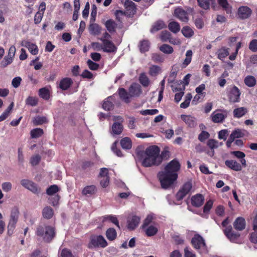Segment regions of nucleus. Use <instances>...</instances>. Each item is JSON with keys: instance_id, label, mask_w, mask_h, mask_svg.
Instances as JSON below:
<instances>
[{"instance_id": "obj_31", "label": "nucleus", "mask_w": 257, "mask_h": 257, "mask_svg": "<svg viewBox=\"0 0 257 257\" xmlns=\"http://www.w3.org/2000/svg\"><path fill=\"white\" fill-rule=\"evenodd\" d=\"M96 188L94 185H90L85 187L82 190V193L85 196H90L95 193Z\"/></svg>"}, {"instance_id": "obj_63", "label": "nucleus", "mask_w": 257, "mask_h": 257, "mask_svg": "<svg viewBox=\"0 0 257 257\" xmlns=\"http://www.w3.org/2000/svg\"><path fill=\"white\" fill-rule=\"evenodd\" d=\"M249 49L252 52L257 51V40H252L249 44Z\"/></svg>"}, {"instance_id": "obj_23", "label": "nucleus", "mask_w": 257, "mask_h": 257, "mask_svg": "<svg viewBox=\"0 0 257 257\" xmlns=\"http://www.w3.org/2000/svg\"><path fill=\"white\" fill-rule=\"evenodd\" d=\"M235 229L242 230L245 226V221L242 217H238L236 219L233 223Z\"/></svg>"}, {"instance_id": "obj_56", "label": "nucleus", "mask_w": 257, "mask_h": 257, "mask_svg": "<svg viewBox=\"0 0 257 257\" xmlns=\"http://www.w3.org/2000/svg\"><path fill=\"white\" fill-rule=\"evenodd\" d=\"M59 190L58 187L56 185H53L49 187L47 190V193L50 196L55 195Z\"/></svg>"}, {"instance_id": "obj_33", "label": "nucleus", "mask_w": 257, "mask_h": 257, "mask_svg": "<svg viewBox=\"0 0 257 257\" xmlns=\"http://www.w3.org/2000/svg\"><path fill=\"white\" fill-rule=\"evenodd\" d=\"M139 81L141 84L144 87H147L150 85V81L146 74L142 73L140 74L139 77Z\"/></svg>"}, {"instance_id": "obj_10", "label": "nucleus", "mask_w": 257, "mask_h": 257, "mask_svg": "<svg viewBox=\"0 0 257 257\" xmlns=\"http://www.w3.org/2000/svg\"><path fill=\"white\" fill-rule=\"evenodd\" d=\"M192 189V184L190 182H187L184 184L182 188L176 194L177 200H181L183 197L188 194Z\"/></svg>"}, {"instance_id": "obj_43", "label": "nucleus", "mask_w": 257, "mask_h": 257, "mask_svg": "<svg viewBox=\"0 0 257 257\" xmlns=\"http://www.w3.org/2000/svg\"><path fill=\"white\" fill-rule=\"evenodd\" d=\"M192 54L193 53L191 50L187 51L185 54L186 58L183 62V65L184 67H186L190 63L192 59Z\"/></svg>"}, {"instance_id": "obj_11", "label": "nucleus", "mask_w": 257, "mask_h": 257, "mask_svg": "<svg viewBox=\"0 0 257 257\" xmlns=\"http://www.w3.org/2000/svg\"><path fill=\"white\" fill-rule=\"evenodd\" d=\"M141 218L136 215H130L127 220V227L129 230H134L139 224Z\"/></svg>"}, {"instance_id": "obj_21", "label": "nucleus", "mask_w": 257, "mask_h": 257, "mask_svg": "<svg viewBox=\"0 0 257 257\" xmlns=\"http://www.w3.org/2000/svg\"><path fill=\"white\" fill-rule=\"evenodd\" d=\"M126 13L128 15H133L136 12V7L135 4L131 1L127 0L124 4Z\"/></svg>"}, {"instance_id": "obj_22", "label": "nucleus", "mask_w": 257, "mask_h": 257, "mask_svg": "<svg viewBox=\"0 0 257 257\" xmlns=\"http://www.w3.org/2000/svg\"><path fill=\"white\" fill-rule=\"evenodd\" d=\"M102 28L96 23L91 24L89 27V33L93 35L97 36L101 34Z\"/></svg>"}, {"instance_id": "obj_6", "label": "nucleus", "mask_w": 257, "mask_h": 257, "mask_svg": "<svg viewBox=\"0 0 257 257\" xmlns=\"http://www.w3.org/2000/svg\"><path fill=\"white\" fill-rule=\"evenodd\" d=\"M107 245V242L102 235H95L92 236L90 242L88 244L89 248L94 247L104 248Z\"/></svg>"}, {"instance_id": "obj_62", "label": "nucleus", "mask_w": 257, "mask_h": 257, "mask_svg": "<svg viewBox=\"0 0 257 257\" xmlns=\"http://www.w3.org/2000/svg\"><path fill=\"white\" fill-rule=\"evenodd\" d=\"M184 257H196L192 249L188 247H186L184 249Z\"/></svg>"}, {"instance_id": "obj_64", "label": "nucleus", "mask_w": 257, "mask_h": 257, "mask_svg": "<svg viewBox=\"0 0 257 257\" xmlns=\"http://www.w3.org/2000/svg\"><path fill=\"white\" fill-rule=\"evenodd\" d=\"M61 257H75L71 252L67 249H63L61 252Z\"/></svg>"}, {"instance_id": "obj_14", "label": "nucleus", "mask_w": 257, "mask_h": 257, "mask_svg": "<svg viewBox=\"0 0 257 257\" xmlns=\"http://www.w3.org/2000/svg\"><path fill=\"white\" fill-rule=\"evenodd\" d=\"M180 118L190 127H194L197 124L196 118L190 115L182 114Z\"/></svg>"}, {"instance_id": "obj_36", "label": "nucleus", "mask_w": 257, "mask_h": 257, "mask_svg": "<svg viewBox=\"0 0 257 257\" xmlns=\"http://www.w3.org/2000/svg\"><path fill=\"white\" fill-rule=\"evenodd\" d=\"M207 145L210 149L213 150L221 146L222 143H219L217 141L214 139H210L208 141Z\"/></svg>"}, {"instance_id": "obj_54", "label": "nucleus", "mask_w": 257, "mask_h": 257, "mask_svg": "<svg viewBox=\"0 0 257 257\" xmlns=\"http://www.w3.org/2000/svg\"><path fill=\"white\" fill-rule=\"evenodd\" d=\"M199 6L202 8L207 10L209 9L210 4L212 0H197Z\"/></svg>"}, {"instance_id": "obj_29", "label": "nucleus", "mask_w": 257, "mask_h": 257, "mask_svg": "<svg viewBox=\"0 0 257 257\" xmlns=\"http://www.w3.org/2000/svg\"><path fill=\"white\" fill-rule=\"evenodd\" d=\"M105 26L107 31L110 33L115 32L116 27V24L112 20H108L105 23Z\"/></svg>"}, {"instance_id": "obj_25", "label": "nucleus", "mask_w": 257, "mask_h": 257, "mask_svg": "<svg viewBox=\"0 0 257 257\" xmlns=\"http://www.w3.org/2000/svg\"><path fill=\"white\" fill-rule=\"evenodd\" d=\"M73 81L71 78H65L60 81L59 87L61 89L65 90L70 87Z\"/></svg>"}, {"instance_id": "obj_1", "label": "nucleus", "mask_w": 257, "mask_h": 257, "mask_svg": "<svg viewBox=\"0 0 257 257\" xmlns=\"http://www.w3.org/2000/svg\"><path fill=\"white\" fill-rule=\"evenodd\" d=\"M180 168L178 160L174 159L165 168L164 171L160 172L158 176L163 188L167 189L170 187L177 180V172Z\"/></svg>"}, {"instance_id": "obj_38", "label": "nucleus", "mask_w": 257, "mask_h": 257, "mask_svg": "<svg viewBox=\"0 0 257 257\" xmlns=\"http://www.w3.org/2000/svg\"><path fill=\"white\" fill-rule=\"evenodd\" d=\"M112 96L108 97L103 102L102 107L106 110H109L113 106Z\"/></svg>"}, {"instance_id": "obj_5", "label": "nucleus", "mask_w": 257, "mask_h": 257, "mask_svg": "<svg viewBox=\"0 0 257 257\" xmlns=\"http://www.w3.org/2000/svg\"><path fill=\"white\" fill-rule=\"evenodd\" d=\"M191 243L193 247L200 252H206L207 249L204 240L200 235L196 234L191 240Z\"/></svg>"}, {"instance_id": "obj_51", "label": "nucleus", "mask_w": 257, "mask_h": 257, "mask_svg": "<svg viewBox=\"0 0 257 257\" xmlns=\"http://www.w3.org/2000/svg\"><path fill=\"white\" fill-rule=\"evenodd\" d=\"M47 121V118L44 116H38L34 118L33 122L35 125H40Z\"/></svg>"}, {"instance_id": "obj_17", "label": "nucleus", "mask_w": 257, "mask_h": 257, "mask_svg": "<svg viewBox=\"0 0 257 257\" xmlns=\"http://www.w3.org/2000/svg\"><path fill=\"white\" fill-rule=\"evenodd\" d=\"M142 228L144 230L146 234L148 236H154L157 233L158 231V227L157 224L156 223Z\"/></svg>"}, {"instance_id": "obj_39", "label": "nucleus", "mask_w": 257, "mask_h": 257, "mask_svg": "<svg viewBox=\"0 0 257 257\" xmlns=\"http://www.w3.org/2000/svg\"><path fill=\"white\" fill-rule=\"evenodd\" d=\"M14 104L12 102L7 109L0 115V121H2L6 119L9 115L12 109L14 107Z\"/></svg>"}, {"instance_id": "obj_15", "label": "nucleus", "mask_w": 257, "mask_h": 257, "mask_svg": "<svg viewBox=\"0 0 257 257\" xmlns=\"http://www.w3.org/2000/svg\"><path fill=\"white\" fill-rule=\"evenodd\" d=\"M174 16L182 22H187L188 20L187 13L180 8L174 10Z\"/></svg>"}, {"instance_id": "obj_58", "label": "nucleus", "mask_w": 257, "mask_h": 257, "mask_svg": "<svg viewBox=\"0 0 257 257\" xmlns=\"http://www.w3.org/2000/svg\"><path fill=\"white\" fill-rule=\"evenodd\" d=\"M27 105L32 106H36L38 103V99L36 97L29 96L26 100Z\"/></svg>"}, {"instance_id": "obj_46", "label": "nucleus", "mask_w": 257, "mask_h": 257, "mask_svg": "<svg viewBox=\"0 0 257 257\" xmlns=\"http://www.w3.org/2000/svg\"><path fill=\"white\" fill-rule=\"evenodd\" d=\"M154 219V216L153 214H149L146 219H145L143 224L142 226V227H146L147 226L151 225L154 224H156V223L154 222L153 221Z\"/></svg>"}, {"instance_id": "obj_34", "label": "nucleus", "mask_w": 257, "mask_h": 257, "mask_svg": "<svg viewBox=\"0 0 257 257\" xmlns=\"http://www.w3.org/2000/svg\"><path fill=\"white\" fill-rule=\"evenodd\" d=\"M229 54V52L228 48L224 47L221 48L219 49L217 51L218 58L220 60H223Z\"/></svg>"}, {"instance_id": "obj_20", "label": "nucleus", "mask_w": 257, "mask_h": 257, "mask_svg": "<svg viewBox=\"0 0 257 257\" xmlns=\"http://www.w3.org/2000/svg\"><path fill=\"white\" fill-rule=\"evenodd\" d=\"M204 201V197L200 194H197L191 198V204L195 207L201 206Z\"/></svg>"}, {"instance_id": "obj_9", "label": "nucleus", "mask_w": 257, "mask_h": 257, "mask_svg": "<svg viewBox=\"0 0 257 257\" xmlns=\"http://www.w3.org/2000/svg\"><path fill=\"white\" fill-rule=\"evenodd\" d=\"M21 184L22 186L35 194H38L40 192V188L35 183L30 180L22 179L21 181Z\"/></svg>"}, {"instance_id": "obj_35", "label": "nucleus", "mask_w": 257, "mask_h": 257, "mask_svg": "<svg viewBox=\"0 0 257 257\" xmlns=\"http://www.w3.org/2000/svg\"><path fill=\"white\" fill-rule=\"evenodd\" d=\"M165 27V23L162 21H158L156 22L152 26L151 30V32H155L162 29Z\"/></svg>"}, {"instance_id": "obj_42", "label": "nucleus", "mask_w": 257, "mask_h": 257, "mask_svg": "<svg viewBox=\"0 0 257 257\" xmlns=\"http://www.w3.org/2000/svg\"><path fill=\"white\" fill-rule=\"evenodd\" d=\"M106 236L108 240H113L116 237V232L114 228H110L107 230Z\"/></svg>"}, {"instance_id": "obj_19", "label": "nucleus", "mask_w": 257, "mask_h": 257, "mask_svg": "<svg viewBox=\"0 0 257 257\" xmlns=\"http://www.w3.org/2000/svg\"><path fill=\"white\" fill-rule=\"evenodd\" d=\"M225 165L229 169L235 171H240L242 170L241 165L235 160H226L225 161Z\"/></svg>"}, {"instance_id": "obj_55", "label": "nucleus", "mask_w": 257, "mask_h": 257, "mask_svg": "<svg viewBox=\"0 0 257 257\" xmlns=\"http://www.w3.org/2000/svg\"><path fill=\"white\" fill-rule=\"evenodd\" d=\"M244 135V133L240 130L237 129L232 132L230 136L234 140L237 138H242Z\"/></svg>"}, {"instance_id": "obj_47", "label": "nucleus", "mask_w": 257, "mask_h": 257, "mask_svg": "<svg viewBox=\"0 0 257 257\" xmlns=\"http://www.w3.org/2000/svg\"><path fill=\"white\" fill-rule=\"evenodd\" d=\"M161 68L157 65H153L150 67L149 70V74L151 76H155L157 75L161 72Z\"/></svg>"}, {"instance_id": "obj_30", "label": "nucleus", "mask_w": 257, "mask_h": 257, "mask_svg": "<svg viewBox=\"0 0 257 257\" xmlns=\"http://www.w3.org/2000/svg\"><path fill=\"white\" fill-rule=\"evenodd\" d=\"M245 84L249 87H253L256 84L255 77L251 75H248L244 79Z\"/></svg>"}, {"instance_id": "obj_45", "label": "nucleus", "mask_w": 257, "mask_h": 257, "mask_svg": "<svg viewBox=\"0 0 257 257\" xmlns=\"http://www.w3.org/2000/svg\"><path fill=\"white\" fill-rule=\"evenodd\" d=\"M120 144L124 149H130L132 147L131 141L128 138L122 139L120 141Z\"/></svg>"}, {"instance_id": "obj_4", "label": "nucleus", "mask_w": 257, "mask_h": 257, "mask_svg": "<svg viewBox=\"0 0 257 257\" xmlns=\"http://www.w3.org/2000/svg\"><path fill=\"white\" fill-rule=\"evenodd\" d=\"M19 210L17 206L13 207L11 211L10 217L8 225V233L12 235L16 226L19 217Z\"/></svg>"}, {"instance_id": "obj_8", "label": "nucleus", "mask_w": 257, "mask_h": 257, "mask_svg": "<svg viewBox=\"0 0 257 257\" xmlns=\"http://www.w3.org/2000/svg\"><path fill=\"white\" fill-rule=\"evenodd\" d=\"M114 122L111 126L112 133L114 135H119L123 130V126L121 122L123 118L120 116H114L113 118Z\"/></svg>"}, {"instance_id": "obj_40", "label": "nucleus", "mask_w": 257, "mask_h": 257, "mask_svg": "<svg viewBox=\"0 0 257 257\" xmlns=\"http://www.w3.org/2000/svg\"><path fill=\"white\" fill-rule=\"evenodd\" d=\"M159 50L163 53L170 54L173 52V48L168 44H163L159 47Z\"/></svg>"}, {"instance_id": "obj_44", "label": "nucleus", "mask_w": 257, "mask_h": 257, "mask_svg": "<svg viewBox=\"0 0 257 257\" xmlns=\"http://www.w3.org/2000/svg\"><path fill=\"white\" fill-rule=\"evenodd\" d=\"M43 215L46 218H51L53 215V210L50 207H45L43 210Z\"/></svg>"}, {"instance_id": "obj_2", "label": "nucleus", "mask_w": 257, "mask_h": 257, "mask_svg": "<svg viewBox=\"0 0 257 257\" xmlns=\"http://www.w3.org/2000/svg\"><path fill=\"white\" fill-rule=\"evenodd\" d=\"M142 164L144 167H149L153 165H159L162 162V157L160 155L158 147L153 146L148 148L142 154Z\"/></svg>"}, {"instance_id": "obj_24", "label": "nucleus", "mask_w": 257, "mask_h": 257, "mask_svg": "<svg viewBox=\"0 0 257 257\" xmlns=\"http://www.w3.org/2000/svg\"><path fill=\"white\" fill-rule=\"evenodd\" d=\"M129 93L132 96H139L142 93L141 86L137 84L132 85L129 89Z\"/></svg>"}, {"instance_id": "obj_49", "label": "nucleus", "mask_w": 257, "mask_h": 257, "mask_svg": "<svg viewBox=\"0 0 257 257\" xmlns=\"http://www.w3.org/2000/svg\"><path fill=\"white\" fill-rule=\"evenodd\" d=\"M150 48V43L147 40H143L140 42V49L142 52L148 51Z\"/></svg>"}, {"instance_id": "obj_37", "label": "nucleus", "mask_w": 257, "mask_h": 257, "mask_svg": "<svg viewBox=\"0 0 257 257\" xmlns=\"http://www.w3.org/2000/svg\"><path fill=\"white\" fill-rule=\"evenodd\" d=\"M169 29L174 33H177L180 30V27L179 24L176 22H171L168 25Z\"/></svg>"}, {"instance_id": "obj_59", "label": "nucleus", "mask_w": 257, "mask_h": 257, "mask_svg": "<svg viewBox=\"0 0 257 257\" xmlns=\"http://www.w3.org/2000/svg\"><path fill=\"white\" fill-rule=\"evenodd\" d=\"M104 219L110 221L112 223L119 228L118 221L115 216L112 215H107L104 217Z\"/></svg>"}, {"instance_id": "obj_16", "label": "nucleus", "mask_w": 257, "mask_h": 257, "mask_svg": "<svg viewBox=\"0 0 257 257\" xmlns=\"http://www.w3.org/2000/svg\"><path fill=\"white\" fill-rule=\"evenodd\" d=\"M21 45L27 48L32 55H37L38 53L39 49L35 44L32 43L28 41L23 40L22 41Z\"/></svg>"}, {"instance_id": "obj_50", "label": "nucleus", "mask_w": 257, "mask_h": 257, "mask_svg": "<svg viewBox=\"0 0 257 257\" xmlns=\"http://www.w3.org/2000/svg\"><path fill=\"white\" fill-rule=\"evenodd\" d=\"M43 134V130L40 128H35L31 131V136L32 138H38L41 137Z\"/></svg>"}, {"instance_id": "obj_18", "label": "nucleus", "mask_w": 257, "mask_h": 257, "mask_svg": "<svg viewBox=\"0 0 257 257\" xmlns=\"http://www.w3.org/2000/svg\"><path fill=\"white\" fill-rule=\"evenodd\" d=\"M223 231L226 236L232 242H235L239 236L238 233H234L232 231L231 226L226 227Z\"/></svg>"}, {"instance_id": "obj_7", "label": "nucleus", "mask_w": 257, "mask_h": 257, "mask_svg": "<svg viewBox=\"0 0 257 257\" xmlns=\"http://www.w3.org/2000/svg\"><path fill=\"white\" fill-rule=\"evenodd\" d=\"M227 95L229 100L232 102H238L240 101V91L239 89L234 85H230L227 88Z\"/></svg>"}, {"instance_id": "obj_60", "label": "nucleus", "mask_w": 257, "mask_h": 257, "mask_svg": "<svg viewBox=\"0 0 257 257\" xmlns=\"http://www.w3.org/2000/svg\"><path fill=\"white\" fill-rule=\"evenodd\" d=\"M159 112V110L157 109H146L141 111V113L143 115H155Z\"/></svg>"}, {"instance_id": "obj_48", "label": "nucleus", "mask_w": 257, "mask_h": 257, "mask_svg": "<svg viewBox=\"0 0 257 257\" xmlns=\"http://www.w3.org/2000/svg\"><path fill=\"white\" fill-rule=\"evenodd\" d=\"M192 99V95L190 93H188L185 97L184 101L181 103L180 107L183 108H186L189 105L190 101Z\"/></svg>"}, {"instance_id": "obj_57", "label": "nucleus", "mask_w": 257, "mask_h": 257, "mask_svg": "<svg viewBox=\"0 0 257 257\" xmlns=\"http://www.w3.org/2000/svg\"><path fill=\"white\" fill-rule=\"evenodd\" d=\"M160 39L163 42L169 41L171 39V34L168 31H163L160 35Z\"/></svg>"}, {"instance_id": "obj_13", "label": "nucleus", "mask_w": 257, "mask_h": 257, "mask_svg": "<svg viewBox=\"0 0 257 257\" xmlns=\"http://www.w3.org/2000/svg\"><path fill=\"white\" fill-rule=\"evenodd\" d=\"M102 43V51L105 52L112 53L116 51L117 48L110 40H103Z\"/></svg>"}, {"instance_id": "obj_41", "label": "nucleus", "mask_w": 257, "mask_h": 257, "mask_svg": "<svg viewBox=\"0 0 257 257\" xmlns=\"http://www.w3.org/2000/svg\"><path fill=\"white\" fill-rule=\"evenodd\" d=\"M39 94L42 98L47 100L49 98L50 93L49 89L46 87H44L39 89Z\"/></svg>"}, {"instance_id": "obj_26", "label": "nucleus", "mask_w": 257, "mask_h": 257, "mask_svg": "<svg viewBox=\"0 0 257 257\" xmlns=\"http://www.w3.org/2000/svg\"><path fill=\"white\" fill-rule=\"evenodd\" d=\"M219 5L227 14H231L232 7L228 3L227 0H217Z\"/></svg>"}, {"instance_id": "obj_12", "label": "nucleus", "mask_w": 257, "mask_h": 257, "mask_svg": "<svg viewBox=\"0 0 257 257\" xmlns=\"http://www.w3.org/2000/svg\"><path fill=\"white\" fill-rule=\"evenodd\" d=\"M251 9L247 6L240 7L237 10V15L239 18L245 19L248 18L251 14Z\"/></svg>"}, {"instance_id": "obj_53", "label": "nucleus", "mask_w": 257, "mask_h": 257, "mask_svg": "<svg viewBox=\"0 0 257 257\" xmlns=\"http://www.w3.org/2000/svg\"><path fill=\"white\" fill-rule=\"evenodd\" d=\"M182 34L187 38L191 37L193 35V31L188 27H183L182 29Z\"/></svg>"}, {"instance_id": "obj_61", "label": "nucleus", "mask_w": 257, "mask_h": 257, "mask_svg": "<svg viewBox=\"0 0 257 257\" xmlns=\"http://www.w3.org/2000/svg\"><path fill=\"white\" fill-rule=\"evenodd\" d=\"M152 59L153 61L156 63L163 62L164 60L163 56L157 53H154L152 54Z\"/></svg>"}, {"instance_id": "obj_32", "label": "nucleus", "mask_w": 257, "mask_h": 257, "mask_svg": "<svg viewBox=\"0 0 257 257\" xmlns=\"http://www.w3.org/2000/svg\"><path fill=\"white\" fill-rule=\"evenodd\" d=\"M118 93L120 98L126 103L130 102V94H128L124 89L121 88L119 89Z\"/></svg>"}, {"instance_id": "obj_27", "label": "nucleus", "mask_w": 257, "mask_h": 257, "mask_svg": "<svg viewBox=\"0 0 257 257\" xmlns=\"http://www.w3.org/2000/svg\"><path fill=\"white\" fill-rule=\"evenodd\" d=\"M211 116L212 121L216 123L220 122L225 118L224 114L219 111L214 112Z\"/></svg>"}, {"instance_id": "obj_28", "label": "nucleus", "mask_w": 257, "mask_h": 257, "mask_svg": "<svg viewBox=\"0 0 257 257\" xmlns=\"http://www.w3.org/2000/svg\"><path fill=\"white\" fill-rule=\"evenodd\" d=\"M247 112L246 108L244 107L235 108L233 110V116L234 117L240 118L243 116Z\"/></svg>"}, {"instance_id": "obj_52", "label": "nucleus", "mask_w": 257, "mask_h": 257, "mask_svg": "<svg viewBox=\"0 0 257 257\" xmlns=\"http://www.w3.org/2000/svg\"><path fill=\"white\" fill-rule=\"evenodd\" d=\"M1 187L4 192H9L12 189L13 185L10 182H5L2 184Z\"/></svg>"}, {"instance_id": "obj_3", "label": "nucleus", "mask_w": 257, "mask_h": 257, "mask_svg": "<svg viewBox=\"0 0 257 257\" xmlns=\"http://www.w3.org/2000/svg\"><path fill=\"white\" fill-rule=\"evenodd\" d=\"M36 234L41 237L45 241L49 242L55 236V229L52 226L41 225L37 228Z\"/></svg>"}]
</instances>
